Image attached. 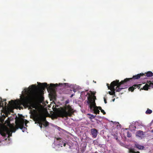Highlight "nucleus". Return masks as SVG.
<instances>
[{"instance_id":"38","label":"nucleus","mask_w":153,"mask_h":153,"mask_svg":"<svg viewBox=\"0 0 153 153\" xmlns=\"http://www.w3.org/2000/svg\"><path fill=\"white\" fill-rule=\"evenodd\" d=\"M94 153H98L97 152H96Z\"/></svg>"},{"instance_id":"12","label":"nucleus","mask_w":153,"mask_h":153,"mask_svg":"<svg viewBox=\"0 0 153 153\" xmlns=\"http://www.w3.org/2000/svg\"><path fill=\"white\" fill-rule=\"evenodd\" d=\"M40 88L42 90H44L45 88L47 87L48 85L46 83H39V84Z\"/></svg>"},{"instance_id":"17","label":"nucleus","mask_w":153,"mask_h":153,"mask_svg":"<svg viewBox=\"0 0 153 153\" xmlns=\"http://www.w3.org/2000/svg\"><path fill=\"white\" fill-rule=\"evenodd\" d=\"M58 86L59 85L58 84H53L51 83L50 84V86L49 87V88L51 89L53 87L55 88Z\"/></svg>"},{"instance_id":"23","label":"nucleus","mask_w":153,"mask_h":153,"mask_svg":"<svg viewBox=\"0 0 153 153\" xmlns=\"http://www.w3.org/2000/svg\"><path fill=\"white\" fill-rule=\"evenodd\" d=\"M127 137H131V133L129 131L127 132Z\"/></svg>"},{"instance_id":"10","label":"nucleus","mask_w":153,"mask_h":153,"mask_svg":"<svg viewBox=\"0 0 153 153\" xmlns=\"http://www.w3.org/2000/svg\"><path fill=\"white\" fill-rule=\"evenodd\" d=\"M136 136L141 138H143L145 135L144 132L141 131L139 130L137 131L136 133Z\"/></svg>"},{"instance_id":"9","label":"nucleus","mask_w":153,"mask_h":153,"mask_svg":"<svg viewBox=\"0 0 153 153\" xmlns=\"http://www.w3.org/2000/svg\"><path fill=\"white\" fill-rule=\"evenodd\" d=\"M91 132L93 137L95 138L97 137L98 133V131L97 129L94 128L91 129Z\"/></svg>"},{"instance_id":"24","label":"nucleus","mask_w":153,"mask_h":153,"mask_svg":"<svg viewBox=\"0 0 153 153\" xmlns=\"http://www.w3.org/2000/svg\"><path fill=\"white\" fill-rule=\"evenodd\" d=\"M7 133L9 136H12V132L11 131H10L9 130H8Z\"/></svg>"},{"instance_id":"30","label":"nucleus","mask_w":153,"mask_h":153,"mask_svg":"<svg viewBox=\"0 0 153 153\" xmlns=\"http://www.w3.org/2000/svg\"><path fill=\"white\" fill-rule=\"evenodd\" d=\"M52 97H53V98L54 100L56 99V97L55 94H53L52 95Z\"/></svg>"},{"instance_id":"3","label":"nucleus","mask_w":153,"mask_h":153,"mask_svg":"<svg viewBox=\"0 0 153 153\" xmlns=\"http://www.w3.org/2000/svg\"><path fill=\"white\" fill-rule=\"evenodd\" d=\"M74 113V109L70 105L66 106L65 108H62L58 113V116L61 117H71Z\"/></svg>"},{"instance_id":"15","label":"nucleus","mask_w":153,"mask_h":153,"mask_svg":"<svg viewBox=\"0 0 153 153\" xmlns=\"http://www.w3.org/2000/svg\"><path fill=\"white\" fill-rule=\"evenodd\" d=\"M135 147L139 149H143L145 147L143 146H142L138 144H135Z\"/></svg>"},{"instance_id":"35","label":"nucleus","mask_w":153,"mask_h":153,"mask_svg":"<svg viewBox=\"0 0 153 153\" xmlns=\"http://www.w3.org/2000/svg\"><path fill=\"white\" fill-rule=\"evenodd\" d=\"M1 135H2V136H4L5 135V134H1Z\"/></svg>"},{"instance_id":"1","label":"nucleus","mask_w":153,"mask_h":153,"mask_svg":"<svg viewBox=\"0 0 153 153\" xmlns=\"http://www.w3.org/2000/svg\"><path fill=\"white\" fill-rule=\"evenodd\" d=\"M9 103L12 106L18 105L20 107L19 109H20L21 105H22L25 108H28L29 109H32V108L36 109L38 108L37 105L32 102L31 97L28 95H23L20 102L11 100L9 102Z\"/></svg>"},{"instance_id":"36","label":"nucleus","mask_w":153,"mask_h":153,"mask_svg":"<svg viewBox=\"0 0 153 153\" xmlns=\"http://www.w3.org/2000/svg\"><path fill=\"white\" fill-rule=\"evenodd\" d=\"M7 104V103L6 102H5V105H6Z\"/></svg>"},{"instance_id":"26","label":"nucleus","mask_w":153,"mask_h":153,"mask_svg":"<svg viewBox=\"0 0 153 153\" xmlns=\"http://www.w3.org/2000/svg\"><path fill=\"white\" fill-rule=\"evenodd\" d=\"M31 86L32 90H34L36 88V86L35 85H32Z\"/></svg>"},{"instance_id":"19","label":"nucleus","mask_w":153,"mask_h":153,"mask_svg":"<svg viewBox=\"0 0 153 153\" xmlns=\"http://www.w3.org/2000/svg\"><path fill=\"white\" fill-rule=\"evenodd\" d=\"M152 112V111L149 108H148L146 111V114H151Z\"/></svg>"},{"instance_id":"28","label":"nucleus","mask_w":153,"mask_h":153,"mask_svg":"<svg viewBox=\"0 0 153 153\" xmlns=\"http://www.w3.org/2000/svg\"><path fill=\"white\" fill-rule=\"evenodd\" d=\"M100 111H101V112L103 113V114L105 115L106 114L105 112V111L103 110L102 109V110H100Z\"/></svg>"},{"instance_id":"21","label":"nucleus","mask_w":153,"mask_h":153,"mask_svg":"<svg viewBox=\"0 0 153 153\" xmlns=\"http://www.w3.org/2000/svg\"><path fill=\"white\" fill-rule=\"evenodd\" d=\"M42 124L45 127H47L49 125V123L47 121L43 122Z\"/></svg>"},{"instance_id":"20","label":"nucleus","mask_w":153,"mask_h":153,"mask_svg":"<svg viewBox=\"0 0 153 153\" xmlns=\"http://www.w3.org/2000/svg\"><path fill=\"white\" fill-rule=\"evenodd\" d=\"M6 100V99H4L3 101L2 100V99H1V101L0 102V106H2V107H3L4 106V103L3 102L4 101H5Z\"/></svg>"},{"instance_id":"32","label":"nucleus","mask_w":153,"mask_h":153,"mask_svg":"<svg viewBox=\"0 0 153 153\" xmlns=\"http://www.w3.org/2000/svg\"><path fill=\"white\" fill-rule=\"evenodd\" d=\"M63 84L65 85V86H67V85H68V83H64Z\"/></svg>"},{"instance_id":"14","label":"nucleus","mask_w":153,"mask_h":153,"mask_svg":"<svg viewBox=\"0 0 153 153\" xmlns=\"http://www.w3.org/2000/svg\"><path fill=\"white\" fill-rule=\"evenodd\" d=\"M146 75L145 74L143 76V78L146 79L147 77H151L153 76V73L152 72L149 71L147 72V73H146Z\"/></svg>"},{"instance_id":"29","label":"nucleus","mask_w":153,"mask_h":153,"mask_svg":"<svg viewBox=\"0 0 153 153\" xmlns=\"http://www.w3.org/2000/svg\"><path fill=\"white\" fill-rule=\"evenodd\" d=\"M95 106L97 108H98V109L100 110H101L102 109V108L100 106L97 107V106H96V105H95Z\"/></svg>"},{"instance_id":"11","label":"nucleus","mask_w":153,"mask_h":153,"mask_svg":"<svg viewBox=\"0 0 153 153\" xmlns=\"http://www.w3.org/2000/svg\"><path fill=\"white\" fill-rule=\"evenodd\" d=\"M55 140L57 141V145L61 147L62 146L63 142L62 139L61 138H56Z\"/></svg>"},{"instance_id":"2","label":"nucleus","mask_w":153,"mask_h":153,"mask_svg":"<svg viewBox=\"0 0 153 153\" xmlns=\"http://www.w3.org/2000/svg\"><path fill=\"white\" fill-rule=\"evenodd\" d=\"M121 82H119V80H116L113 81L109 85L108 84H107V85L108 86V89H110L112 91H109L108 93L111 95H114V96H116L115 94V91H116L117 92H120L122 89L126 88L125 87L123 88L121 86L123 84H120Z\"/></svg>"},{"instance_id":"8","label":"nucleus","mask_w":153,"mask_h":153,"mask_svg":"<svg viewBox=\"0 0 153 153\" xmlns=\"http://www.w3.org/2000/svg\"><path fill=\"white\" fill-rule=\"evenodd\" d=\"M141 84H135L133 86L130 87L128 88V90L129 91H131V92H133L135 89H136L137 88H138V89H139L140 88V86L141 85Z\"/></svg>"},{"instance_id":"34","label":"nucleus","mask_w":153,"mask_h":153,"mask_svg":"<svg viewBox=\"0 0 153 153\" xmlns=\"http://www.w3.org/2000/svg\"><path fill=\"white\" fill-rule=\"evenodd\" d=\"M115 100V99L114 98V99H113V100H112V101L113 102H114V101Z\"/></svg>"},{"instance_id":"4","label":"nucleus","mask_w":153,"mask_h":153,"mask_svg":"<svg viewBox=\"0 0 153 153\" xmlns=\"http://www.w3.org/2000/svg\"><path fill=\"white\" fill-rule=\"evenodd\" d=\"M88 99V101H87V103L90 104V109L93 111L94 114H99L100 111L98 108L95 106V100L96 99V97L95 96L93 97L89 96Z\"/></svg>"},{"instance_id":"5","label":"nucleus","mask_w":153,"mask_h":153,"mask_svg":"<svg viewBox=\"0 0 153 153\" xmlns=\"http://www.w3.org/2000/svg\"><path fill=\"white\" fill-rule=\"evenodd\" d=\"M23 116L21 114L20 115L19 117H18L17 120H16V130H13L12 132H15L16 130L18 129L19 128L22 130L23 132H24L25 131L26 128L24 127V125L26 120L23 119L22 117Z\"/></svg>"},{"instance_id":"18","label":"nucleus","mask_w":153,"mask_h":153,"mask_svg":"<svg viewBox=\"0 0 153 153\" xmlns=\"http://www.w3.org/2000/svg\"><path fill=\"white\" fill-rule=\"evenodd\" d=\"M129 152L130 153H140V152L138 151H137V152H135L133 149H130Z\"/></svg>"},{"instance_id":"33","label":"nucleus","mask_w":153,"mask_h":153,"mask_svg":"<svg viewBox=\"0 0 153 153\" xmlns=\"http://www.w3.org/2000/svg\"><path fill=\"white\" fill-rule=\"evenodd\" d=\"M63 146H66V143H63Z\"/></svg>"},{"instance_id":"31","label":"nucleus","mask_w":153,"mask_h":153,"mask_svg":"<svg viewBox=\"0 0 153 153\" xmlns=\"http://www.w3.org/2000/svg\"><path fill=\"white\" fill-rule=\"evenodd\" d=\"M104 102L105 104L107 102V101H106V99L105 98H104Z\"/></svg>"},{"instance_id":"37","label":"nucleus","mask_w":153,"mask_h":153,"mask_svg":"<svg viewBox=\"0 0 153 153\" xmlns=\"http://www.w3.org/2000/svg\"><path fill=\"white\" fill-rule=\"evenodd\" d=\"M151 132L153 133V129L151 130Z\"/></svg>"},{"instance_id":"6","label":"nucleus","mask_w":153,"mask_h":153,"mask_svg":"<svg viewBox=\"0 0 153 153\" xmlns=\"http://www.w3.org/2000/svg\"><path fill=\"white\" fill-rule=\"evenodd\" d=\"M144 75L143 73H140L138 74L137 75H134L133 76L132 78H126L125 79L123 80H122L121 81L120 84H124L125 83L128 82H131L133 79H137L140 78L141 76H143Z\"/></svg>"},{"instance_id":"16","label":"nucleus","mask_w":153,"mask_h":153,"mask_svg":"<svg viewBox=\"0 0 153 153\" xmlns=\"http://www.w3.org/2000/svg\"><path fill=\"white\" fill-rule=\"evenodd\" d=\"M150 88V87L149 85H148L147 84H146L143 87V88H141L140 89V91L141 90H148Z\"/></svg>"},{"instance_id":"22","label":"nucleus","mask_w":153,"mask_h":153,"mask_svg":"<svg viewBox=\"0 0 153 153\" xmlns=\"http://www.w3.org/2000/svg\"><path fill=\"white\" fill-rule=\"evenodd\" d=\"M88 115L91 116V117H89L90 119H92L96 117V115H94L93 114H88Z\"/></svg>"},{"instance_id":"7","label":"nucleus","mask_w":153,"mask_h":153,"mask_svg":"<svg viewBox=\"0 0 153 153\" xmlns=\"http://www.w3.org/2000/svg\"><path fill=\"white\" fill-rule=\"evenodd\" d=\"M38 122H43L46 121V117L44 116H41L38 117L36 119Z\"/></svg>"},{"instance_id":"25","label":"nucleus","mask_w":153,"mask_h":153,"mask_svg":"<svg viewBox=\"0 0 153 153\" xmlns=\"http://www.w3.org/2000/svg\"><path fill=\"white\" fill-rule=\"evenodd\" d=\"M150 88H153V82L150 83L149 84Z\"/></svg>"},{"instance_id":"27","label":"nucleus","mask_w":153,"mask_h":153,"mask_svg":"<svg viewBox=\"0 0 153 153\" xmlns=\"http://www.w3.org/2000/svg\"><path fill=\"white\" fill-rule=\"evenodd\" d=\"M38 123H39V125L40 128H42V125L43 124L42 123V122H38Z\"/></svg>"},{"instance_id":"13","label":"nucleus","mask_w":153,"mask_h":153,"mask_svg":"<svg viewBox=\"0 0 153 153\" xmlns=\"http://www.w3.org/2000/svg\"><path fill=\"white\" fill-rule=\"evenodd\" d=\"M31 109L32 110L30 111L31 114L35 119H36V118L37 117V111L35 109Z\"/></svg>"}]
</instances>
